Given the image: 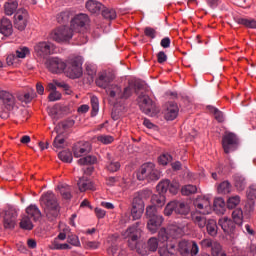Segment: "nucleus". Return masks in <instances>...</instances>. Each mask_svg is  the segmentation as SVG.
I'll return each instance as SVG.
<instances>
[{
	"label": "nucleus",
	"mask_w": 256,
	"mask_h": 256,
	"mask_svg": "<svg viewBox=\"0 0 256 256\" xmlns=\"http://www.w3.org/2000/svg\"><path fill=\"white\" fill-rule=\"evenodd\" d=\"M143 87H145V84L141 80H133L128 83V85L124 88H121L119 85H111L107 90L106 93L111 97V99H115V101L123 100L127 101L133 93H136L138 95L137 103L140 107V109L146 114L149 115L151 111L155 110V104L153 103V100L149 98L148 95L141 92L139 94V91H142Z\"/></svg>",
	"instance_id": "f257e3e1"
},
{
	"label": "nucleus",
	"mask_w": 256,
	"mask_h": 256,
	"mask_svg": "<svg viewBox=\"0 0 256 256\" xmlns=\"http://www.w3.org/2000/svg\"><path fill=\"white\" fill-rule=\"evenodd\" d=\"M151 197V190H140L133 194L130 216L133 221H139L145 213V201Z\"/></svg>",
	"instance_id": "f03ea898"
},
{
	"label": "nucleus",
	"mask_w": 256,
	"mask_h": 256,
	"mask_svg": "<svg viewBox=\"0 0 256 256\" xmlns=\"http://www.w3.org/2000/svg\"><path fill=\"white\" fill-rule=\"evenodd\" d=\"M40 203L44 208V213L48 221H55V219L59 217L61 206H59L57 196H55L53 192L48 191L43 194L40 198Z\"/></svg>",
	"instance_id": "7ed1b4c3"
},
{
	"label": "nucleus",
	"mask_w": 256,
	"mask_h": 256,
	"mask_svg": "<svg viewBox=\"0 0 256 256\" xmlns=\"http://www.w3.org/2000/svg\"><path fill=\"white\" fill-rule=\"evenodd\" d=\"M146 219L147 229L150 233H157L159 227L163 225V216L157 213V208H155V206H148L146 208Z\"/></svg>",
	"instance_id": "20e7f679"
},
{
	"label": "nucleus",
	"mask_w": 256,
	"mask_h": 256,
	"mask_svg": "<svg viewBox=\"0 0 256 256\" xmlns=\"http://www.w3.org/2000/svg\"><path fill=\"white\" fill-rule=\"evenodd\" d=\"M137 179L139 181H145L146 179L148 182L159 181L161 172L155 168V164L148 162L141 166L140 171L137 173Z\"/></svg>",
	"instance_id": "39448f33"
},
{
	"label": "nucleus",
	"mask_w": 256,
	"mask_h": 256,
	"mask_svg": "<svg viewBox=\"0 0 256 256\" xmlns=\"http://www.w3.org/2000/svg\"><path fill=\"white\" fill-rule=\"evenodd\" d=\"M190 211L191 210L189 209V206L185 202L174 200L166 205L164 209V215H166V217H170V215H173V213H175L176 215L187 217Z\"/></svg>",
	"instance_id": "423d86ee"
},
{
	"label": "nucleus",
	"mask_w": 256,
	"mask_h": 256,
	"mask_svg": "<svg viewBox=\"0 0 256 256\" xmlns=\"http://www.w3.org/2000/svg\"><path fill=\"white\" fill-rule=\"evenodd\" d=\"M75 31L69 26H61L50 33V39L56 43H65L73 38Z\"/></svg>",
	"instance_id": "0eeeda50"
},
{
	"label": "nucleus",
	"mask_w": 256,
	"mask_h": 256,
	"mask_svg": "<svg viewBox=\"0 0 256 256\" xmlns=\"http://www.w3.org/2000/svg\"><path fill=\"white\" fill-rule=\"evenodd\" d=\"M222 146L224 153H233V151H237V148L239 147V138L233 133H228L222 138Z\"/></svg>",
	"instance_id": "6e6552de"
},
{
	"label": "nucleus",
	"mask_w": 256,
	"mask_h": 256,
	"mask_svg": "<svg viewBox=\"0 0 256 256\" xmlns=\"http://www.w3.org/2000/svg\"><path fill=\"white\" fill-rule=\"evenodd\" d=\"M83 58L76 57L71 60L70 65L67 70V75L70 79H79L83 75Z\"/></svg>",
	"instance_id": "1a4fd4ad"
},
{
	"label": "nucleus",
	"mask_w": 256,
	"mask_h": 256,
	"mask_svg": "<svg viewBox=\"0 0 256 256\" xmlns=\"http://www.w3.org/2000/svg\"><path fill=\"white\" fill-rule=\"evenodd\" d=\"M46 67L51 73H63L67 69V63L58 57H52L46 61Z\"/></svg>",
	"instance_id": "9d476101"
},
{
	"label": "nucleus",
	"mask_w": 256,
	"mask_h": 256,
	"mask_svg": "<svg viewBox=\"0 0 256 256\" xmlns=\"http://www.w3.org/2000/svg\"><path fill=\"white\" fill-rule=\"evenodd\" d=\"M193 205L196 211H199L204 215H209V213H211V200L205 196H198L194 200Z\"/></svg>",
	"instance_id": "9b49d317"
},
{
	"label": "nucleus",
	"mask_w": 256,
	"mask_h": 256,
	"mask_svg": "<svg viewBox=\"0 0 256 256\" xmlns=\"http://www.w3.org/2000/svg\"><path fill=\"white\" fill-rule=\"evenodd\" d=\"M89 23V16L87 14H77L71 20V29L74 33H81V29H85V25Z\"/></svg>",
	"instance_id": "f8f14e48"
},
{
	"label": "nucleus",
	"mask_w": 256,
	"mask_h": 256,
	"mask_svg": "<svg viewBox=\"0 0 256 256\" xmlns=\"http://www.w3.org/2000/svg\"><path fill=\"white\" fill-rule=\"evenodd\" d=\"M34 51L38 57H45L47 55L53 54V51H55V45L51 42H38L34 46Z\"/></svg>",
	"instance_id": "ddd939ff"
},
{
	"label": "nucleus",
	"mask_w": 256,
	"mask_h": 256,
	"mask_svg": "<svg viewBox=\"0 0 256 256\" xmlns=\"http://www.w3.org/2000/svg\"><path fill=\"white\" fill-rule=\"evenodd\" d=\"M27 19H29V14L27 13V10H18L14 15L15 29H18V31H24L25 27H27Z\"/></svg>",
	"instance_id": "4468645a"
},
{
	"label": "nucleus",
	"mask_w": 256,
	"mask_h": 256,
	"mask_svg": "<svg viewBox=\"0 0 256 256\" xmlns=\"http://www.w3.org/2000/svg\"><path fill=\"white\" fill-rule=\"evenodd\" d=\"M17 209L14 207H8L4 215V227L5 229H14L17 223Z\"/></svg>",
	"instance_id": "2eb2a0df"
},
{
	"label": "nucleus",
	"mask_w": 256,
	"mask_h": 256,
	"mask_svg": "<svg viewBox=\"0 0 256 256\" xmlns=\"http://www.w3.org/2000/svg\"><path fill=\"white\" fill-rule=\"evenodd\" d=\"M206 215L207 214H203V212H200L199 210H195L190 213V219L198 229H205V226L209 221Z\"/></svg>",
	"instance_id": "dca6fc26"
},
{
	"label": "nucleus",
	"mask_w": 256,
	"mask_h": 256,
	"mask_svg": "<svg viewBox=\"0 0 256 256\" xmlns=\"http://www.w3.org/2000/svg\"><path fill=\"white\" fill-rule=\"evenodd\" d=\"M73 156L76 158L83 157L91 153V143L77 142L72 148Z\"/></svg>",
	"instance_id": "f3484780"
},
{
	"label": "nucleus",
	"mask_w": 256,
	"mask_h": 256,
	"mask_svg": "<svg viewBox=\"0 0 256 256\" xmlns=\"http://www.w3.org/2000/svg\"><path fill=\"white\" fill-rule=\"evenodd\" d=\"M139 225H141V222H136L128 227L127 230L122 233V237H124V239H131V241H137V239L141 237V229H139Z\"/></svg>",
	"instance_id": "a211bd4d"
},
{
	"label": "nucleus",
	"mask_w": 256,
	"mask_h": 256,
	"mask_svg": "<svg viewBox=\"0 0 256 256\" xmlns=\"http://www.w3.org/2000/svg\"><path fill=\"white\" fill-rule=\"evenodd\" d=\"M179 250L183 256L197 255V253H199V246L196 244V242H180Z\"/></svg>",
	"instance_id": "6ab92c4d"
},
{
	"label": "nucleus",
	"mask_w": 256,
	"mask_h": 256,
	"mask_svg": "<svg viewBox=\"0 0 256 256\" xmlns=\"http://www.w3.org/2000/svg\"><path fill=\"white\" fill-rule=\"evenodd\" d=\"M202 247H211L212 255L213 256H227L225 252H223L221 248V244L214 242L211 239H204L201 241Z\"/></svg>",
	"instance_id": "aec40b11"
},
{
	"label": "nucleus",
	"mask_w": 256,
	"mask_h": 256,
	"mask_svg": "<svg viewBox=\"0 0 256 256\" xmlns=\"http://www.w3.org/2000/svg\"><path fill=\"white\" fill-rule=\"evenodd\" d=\"M179 115V106L175 102H168L166 110L164 111V117L166 121H175Z\"/></svg>",
	"instance_id": "412c9836"
},
{
	"label": "nucleus",
	"mask_w": 256,
	"mask_h": 256,
	"mask_svg": "<svg viewBox=\"0 0 256 256\" xmlns=\"http://www.w3.org/2000/svg\"><path fill=\"white\" fill-rule=\"evenodd\" d=\"M0 99L3 100V103L8 111L13 110L15 107V97L4 90H0Z\"/></svg>",
	"instance_id": "4be33fe9"
},
{
	"label": "nucleus",
	"mask_w": 256,
	"mask_h": 256,
	"mask_svg": "<svg viewBox=\"0 0 256 256\" xmlns=\"http://www.w3.org/2000/svg\"><path fill=\"white\" fill-rule=\"evenodd\" d=\"M235 222L227 217L220 218L218 221V225L221 226V229L224 233H233L235 231Z\"/></svg>",
	"instance_id": "5701e85b"
},
{
	"label": "nucleus",
	"mask_w": 256,
	"mask_h": 256,
	"mask_svg": "<svg viewBox=\"0 0 256 256\" xmlns=\"http://www.w3.org/2000/svg\"><path fill=\"white\" fill-rule=\"evenodd\" d=\"M0 33L5 37H9L13 33V24H11V20L7 18H3L0 24Z\"/></svg>",
	"instance_id": "b1692460"
},
{
	"label": "nucleus",
	"mask_w": 256,
	"mask_h": 256,
	"mask_svg": "<svg viewBox=\"0 0 256 256\" xmlns=\"http://www.w3.org/2000/svg\"><path fill=\"white\" fill-rule=\"evenodd\" d=\"M103 5L101 2L96 0H89L86 2V9L92 13L93 15H99V13L103 10Z\"/></svg>",
	"instance_id": "393cba45"
},
{
	"label": "nucleus",
	"mask_w": 256,
	"mask_h": 256,
	"mask_svg": "<svg viewBox=\"0 0 256 256\" xmlns=\"http://www.w3.org/2000/svg\"><path fill=\"white\" fill-rule=\"evenodd\" d=\"M79 191L82 193L85 191H95V185L90 180L85 179V177L79 178L77 182Z\"/></svg>",
	"instance_id": "a878e982"
},
{
	"label": "nucleus",
	"mask_w": 256,
	"mask_h": 256,
	"mask_svg": "<svg viewBox=\"0 0 256 256\" xmlns=\"http://www.w3.org/2000/svg\"><path fill=\"white\" fill-rule=\"evenodd\" d=\"M27 217H30V219H33V221H39L41 219V210H39V207L37 205H30L26 208Z\"/></svg>",
	"instance_id": "bb28decb"
},
{
	"label": "nucleus",
	"mask_w": 256,
	"mask_h": 256,
	"mask_svg": "<svg viewBox=\"0 0 256 256\" xmlns=\"http://www.w3.org/2000/svg\"><path fill=\"white\" fill-rule=\"evenodd\" d=\"M205 228L210 237H217V233H219V227L217 226V221H215V219H208Z\"/></svg>",
	"instance_id": "cd10ccee"
},
{
	"label": "nucleus",
	"mask_w": 256,
	"mask_h": 256,
	"mask_svg": "<svg viewBox=\"0 0 256 256\" xmlns=\"http://www.w3.org/2000/svg\"><path fill=\"white\" fill-rule=\"evenodd\" d=\"M113 81V78L108 74H100L98 79L96 80V85L98 87H101L102 89H107L111 82Z\"/></svg>",
	"instance_id": "c85d7f7f"
},
{
	"label": "nucleus",
	"mask_w": 256,
	"mask_h": 256,
	"mask_svg": "<svg viewBox=\"0 0 256 256\" xmlns=\"http://www.w3.org/2000/svg\"><path fill=\"white\" fill-rule=\"evenodd\" d=\"M165 201H166L165 194H161V193L154 194L151 197L152 205L150 207H155V208L163 207V205H165Z\"/></svg>",
	"instance_id": "c756f323"
},
{
	"label": "nucleus",
	"mask_w": 256,
	"mask_h": 256,
	"mask_svg": "<svg viewBox=\"0 0 256 256\" xmlns=\"http://www.w3.org/2000/svg\"><path fill=\"white\" fill-rule=\"evenodd\" d=\"M234 185L237 191H245V188L247 187V180L245 177L236 174L234 175Z\"/></svg>",
	"instance_id": "7c9ffc66"
},
{
	"label": "nucleus",
	"mask_w": 256,
	"mask_h": 256,
	"mask_svg": "<svg viewBox=\"0 0 256 256\" xmlns=\"http://www.w3.org/2000/svg\"><path fill=\"white\" fill-rule=\"evenodd\" d=\"M17 7H19V3L17 0H9L4 5V11L6 15H13L15 11H17Z\"/></svg>",
	"instance_id": "2f4dec72"
},
{
	"label": "nucleus",
	"mask_w": 256,
	"mask_h": 256,
	"mask_svg": "<svg viewBox=\"0 0 256 256\" xmlns=\"http://www.w3.org/2000/svg\"><path fill=\"white\" fill-rule=\"evenodd\" d=\"M100 13L102 17H104V19H108L109 21H113V19H117V12L115 11V9L107 8L103 6Z\"/></svg>",
	"instance_id": "473e14b6"
},
{
	"label": "nucleus",
	"mask_w": 256,
	"mask_h": 256,
	"mask_svg": "<svg viewBox=\"0 0 256 256\" xmlns=\"http://www.w3.org/2000/svg\"><path fill=\"white\" fill-rule=\"evenodd\" d=\"M236 22L238 25L247 27V29H256V20L253 18H238Z\"/></svg>",
	"instance_id": "72a5a7b5"
},
{
	"label": "nucleus",
	"mask_w": 256,
	"mask_h": 256,
	"mask_svg": "<svg viewBox=\"0 0 256 256\" xmlns=\"http://www.w3.org/2000/svg\"><path fill=\"white\" fill-rule=\"evenodd\" d=\"M58 189H59L60 195L63 197V199L69 200V199H71V197H73L71 195V186H69L67 184H61V185H58Z\"/></svg>",
	"instance_id": "f704fd0d"
},
{
	"label": "nucleus",
	"mask_w": 256,
	"mask_h": 256,
	"mask_svg": "<svg viewBox=\"0 0 256 256\" xmlns=\"http://www.w3.org/2000/svg\"><path fill=\"white\" fill-rule=\"evenodd\" d=\"M208 111H210V113H213L218 123H223V121H225V114H223V112H221V110L217 109L216 107L208 106Z\"/></svg>",
	"instance_id": "c9c22d12"
},
{
	"label": "nucleus",
	"mask_w": 256,
	"mask_h": 256,
	"mask_svg": "<svg viewBox=\"0 0 256 256\" xmlns=\"http://www.w3.org/2000/svg\"><path fill=\"white\" fill-rule=\"evenodd\" d=\"M232 219L236 225H243V210L237 208L232 212Z\"/></svg>",
	"instance_id": "e433bc0d"
},
{
	"label": "nucleus",
	"mask_w": 256,
	"mask_h": 256,
	"mask_svg": "<svg viewBox=\"0 0 256 256\" xmlns=\"http://www.w3.org/2000/svg\"><path fill=\"white\" fill-rule=\"evenodd\" d=\"M58 158L64 163H71V161H73V154L69 150H64L58 153Z\"/></svg>",
	"instance_id": "4c0bfd02"
},
{
	"label": "nucleus",
	"mask_w": 256,
	"mask_h": 256,
	"mask_svg": "<svg viewBox=\"0 0 256 256\" xmlns=\"http://www.w3.org/2000/svg\"><path fill=\"white\" fill-rule=\"evenodd\" d=\"M77 163L78 165H95V163H97V157L88 155L80 158Z\"/></svg>",
	"instance_id": "58836bf2"
},
{
	"label": "nucleus",
	"mask_w": 256,
	"mask_h": 256,
	"mask_svg": "<svg viewBox=\"0 0 256 256\" xmlns=\"http://www.w3.org/2000/svg\"><path fill=\"white\" fill-rule=\"evenodd\" d=\"M86 75H88L89 82L91 83L97 75V67L93 64H86Z\"/></svg>",
	"instance_id": "ea45409f"
},
{
	"label": "nucleus",
	"mask_w": 256,
	"mask_h": 256,
	"mask_svg": "<svg viewBox=\"0 0 256 256\" xmlns=\"http://www.w3.org/2000/svg\"><path fill=\"white\" fill-rule=\"evenodd\" d=\"M20 227L26 231H31V229H33V222H31V218L29 216L23 217L20 222Z\"/></svg>",
	"instance_id": "a19ab883"
},
{
	"label": "nucleus",
	"mask_w": 256,
	"mask_h": 256,
	"mask_svg": "<svg viewBox=\"0 0 256 256\" xmlns=\"http://www.w3.org/2000/svg\"><path fill=\"white\" fill-rule=\"evenodd\" d=\"M239 203H241V197H239V195L231 196L227 200V207L228 209H235Z\"/></svg>",
	"instance_id": "79ce46f5"
},
{
	"label": "nucleus",
	"mask_w": 256,
	"mask_h": 256,
	"mask_svg": "<svg viewBox=\"0 0 256 256\" xmlns=\"http://www.w3.org/2000/svg\"><path fill=\"white\" fill-rule=\"evenodd\" d=\"M169 180H163L161 181L157 186V192L164 195V193H167V191H169Z\"/></svg>",
	"instance_id": "37998d69"
},
{
	"label": "nucleus",
	"mask_w": 256,
	"mask_h": 256,
	"mask_svg": "<svg viewBox=\"0 0 256 256\" xmlns=\"http://www.w3.org/2000/svg\"><path fill=\"white\" fill-rule=\"evenodd\" d=\"M181 193L182 195H193L194 193H197V186L195 185H186V186H183L182 189H181Z\"/></svg>",
	"instance_id": "c03bdc74"
},
{
	"label": "nucleus",
	"mask_w": 256,
	"mask_h": 256,
	"mask_svg": "<svg viewBox=\"0 0 256 256\" xmlns=\"http://www.w3.org/2000/svg\"><path fill=\"white\" fill-rule=\"evenodd\" d=\"M218 193L226 195V193H231V183L229 181H224L218 186Z\"/></svg>",
	"instance_id": "a18cd8bd"
},
{
	"label": "nucleus",
	"mask_w": 256,
	"mask_h": 256,
	"mask_svg": "<svg viewBox=\"0 0 256 256\" xmlns=\"http://www.w3.org/2000/svg\"><path fill=\"white\" fill-rule=\"evenodd\" d=\"M90 103L92 107V115L95 116L99 113V98H97V96H92Z\"/></svg>",
	"instance_id": "49530a36"
},
{
	"label": "nucleus",
	"mask_w": 256,
	"mask_h": 256,
	"mask_svg": "<svg viewBox=\"0 0 256 256\" xmlns=\"http://www.w3.org/2000/svg\"><path fill=\"white\" fill-rule=\"evenodd\" d=\"M148 251L155 252L159 248V241L157 238L152 237L148 240Z\"/></svg>",
	"instance_id": "de8ad7c7"
},
{
	"label": "nucleus",
	"mask_w": 256,
	"mask_h": 256,
	"mask_svg": "<svg viewBox=\"0 0 256 256\" xmlns=\"http://www.w3.org/2000/svg\"><path fill=\"white\" fill-rule=\"evenodd\" d=\"M53 147H55V149H63V147H65V138L61 135H57L53 141Z\"/></svg>",
	"instance_id": "09e8293b"
},
{
	"label": "nucleus",
	"mask_w": 256,
	"mask_h": 256,
	"mask_svg": "<svg viewBox=\"0 0 256 256\" xmlns=\"http://www.w3.org/2000/svg\"><path fill=\"white\" fill-rule=\"evenodd\" d=\"M107 169L110 171V173H116V171H119L121 169V164L119 161H111L107 162Z\"/></svg>",
	"instance_id": "8fccbe9b"
},
{
	"label": "nucleus",
	"mask_w": 256,
	"mask_h": 256,
	"mask_svg": "<svg viewBox=\"0 0 256 256\" xmlns=\"http://www.w3.org/2000/svg\"><path fill=\"white\" fill-rule=\"evenodd\" d=\"M30 50L28 47H20L16 50V57L19 59H25L27 55H29Z\"/></svg>",
	"instance_id": "3c124183"
},
{
	"label": "nucleus",
	"mask_w": 256,
	"mask_h": 256,
	"mask_svg": "<svg viewBox=\"0 0 256 256\" xmlns=\"http://www.w3.org/2000/svg\"><path fill=\"white\" fill-rule=\"evenodd\" d=\"M97 141L103 143V145H110V143H113L115 139L113 138V136L110 135H100L97 136Z\"/></svg>",
	"instance_id": "603ef678"
},
{
	"label": "nucleus",
	"mask_w": 256,
	"mask_h": 256,
	"mask_svg": "<svg viewBox=\"0 0 256 256\" xmlns=\"http://www.w3.org/2000/svg\"><path fill=\"white\" fill-rule=\"evenodd\" d=\"M69 19H70V13L69 12H61L57 16V21L60 24L69 23Z\"/></svg>",
	"instance_id": "864d4df0"
},
{
	"label": "nucleus",
	"mask_w": 256,
	"mask_h": 256,
	"mask_svg": "<svg viewBox=\"0 0 256 256\" xmlns=\"http://www.w3.org/2000/svg\"><path fill=\"white\" fill-rule=\"evenodd\" d=\"M170 161H173V157L166 153V154H162L159 158H158V163L160 165H167V163H170Z\"/></svg>",
	"instance_id": "5fc2aeb1"
},
{
	"label": "nucleus",
	"mask_w": 256,
	"mask_h": 256,
	"mask_svg": "<svg viewBox=\"0 0 256 256\" xmlns=\"http://www.w3.org/2000/svg\"><path fill=\"white\" fill-rule=\"evenodd\" d=\"M35 97H36L35 91L32 90L31 92L24 94L23 97L21 98V101H23L24 103H31V101H33Z\"/></svg>",
	"instance_id": "6e6d98bb"
},
{
	"label": "nucleus",
	"mask_w": 256,
	"mask_h": 256,
	"mask_svg": "<svg viewBox=\"0 0 256 256\" xmlns=\"http://www.w3.org/2000/svg\"><path fill=\"white\" fill-rule=\"evenodd\" d=\"M144 35L150 39H155V37H157V31L152 27H146L144 29Z\"/></svg>",
	"instance_id": "4d7b16f0"
},
{
	"label": "nucleus",
	"mask_w": 256,
	"mask_h": 256,
	"mask_svg": "<svg viewBox=\"0 0 256 256\" xmlns=\"http://www.w3.org/2000/svg\"><path fill=\"white\" fill-rule=\"evenodd\" d=\"M53 248L57 249V250H67V249H71V246H69V244L64 243L61 244L59 242H57V239L53 242Z\"/></svg>",
	"instance_id": "13d9d810"
},
{
	"label": "nucleus",
	"mask_w": 256,
	"mask_h": 256,
	"mask_svg": "<svg viewBox=\"0 0 256 256\" xmlns=\"http://www.w3.org/2000/svg\"><path fill=\"white\" fill-rule=\"evenodd\" d=\"M159 240L162 241V243H165V241L169 240V236L167 235V230L165 228H161L158 232Z\"/></svg>",
	"instance_id": "bf43d9fd"
},
{
	"label": "nucleus",
	"mask_w": 256,
	"mask_h": 256,
	"mask_svg": "<svg viewBox=\"0 0 256 256\" xmlns=\"http://www.w3.org/2000/svg\"><path fill=\"white\" fill-rule=\"evenodd\" d=\"M168 191L170 193H172V195H177V191H179V183L177 182H170L169 183V187H168Z\"/></svg>",
	"instance_id": "052dcab7"
},
{
	"label": "nucleus",
	"mask_w": 256,
	"mask_h": 256,
	"mask_svg": "<svg viewBox=\"0 0 256 256\" xmlns=\"http://www.w3.org/2000/svg\"><path fill=\"white\" fill-rule=\"evenodd\" d=\"M49 101H59L61 99V94L55 90L52 91L48 96Z\"/></svg>",
	"instance_id": "680f3d73"
},
{
	"label": "nucleus",
	"mask_w": 256,
	"mask_h": 256,
	"mask_svg": "<svg viewBox=\"0 0 256 256\" xmlns=\"http://www.w3.org/2000/svg\"><path fill=\"white\" fill-rule=\"evenodd\" d=\"M67 241L70 243V245H74L75 247H78L80 243L79 238L76 235L68 236Z\"/></svg>",
	"instance_id": "e2e57ef3"
},
{
	"label": "nucleus",
	"mask_w": 256,
	"mask_h": 256,
	"mask_svg": "<svg viewBox=\"0 0 256 256\" xmlns=\"http://www.w3.org/2000/svg\"><path fill=\"white\" fill-rule=\"evenodd\" d=\"M214 207L215 209H223L225 207V200L223 198H216L214 200Z\"/></svg>",
	"instance_id": "0e129e2a"
},
{
	"label": "nucleus",
	"mask_w": 256,
	"mask_h": 256,
	"mask_svg": "<svg viewBox=\"0 0 256 256\" xmlns=\"http://www.w3.org/2000/svg\"><path fill=\"white\" fill-rule=\"evenodd\" d=\"M161 47H163V49H169V47H171V38L170 37H165L161 40L160 42Z\"/></svg>",
	"instance_id": "69168bd1"
},
{
	"label": "nucleus",
	"mask_w": 256,
	"mask_h": 256,
	"mask_svg": "<svg viewBox=\"0 0 256 256\" xmlns=\"http://www.w3.org/2000/svg\"><path fill=\"white\" fill-rule=\"evenodd\" d=\"M157 61L160 64L165 63V61H167V54H165L163 51L158 52Z\"/></svg>",
	"instance_id": "338daca9"
},
{
	"label": "nucleus",
	"mask_w": 256,
	"mask_h": 256,
	"mask_svg": "<svg viewBox=\"0 0 256 256\" xmlns=\"http://www.w3.org/2000/svg\"><path fill=\"white\" fill-rule=\"evenodd\" d=\"M248 197H256V185L252 184L248 190Z\"/></svg>",
	"instance_id": "774afa93"
}]
</instances>
